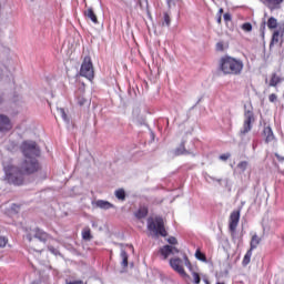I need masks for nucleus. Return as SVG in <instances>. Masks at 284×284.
<instances>
[{"mask_svg":"<svg viewBox=\"0 0 284 284\" xmlns=\"http://www.w3.org/2000/svg\"><path fill=\"white\" fill-rule=\"evenodd\" d=\"M21 148L23 155L26 156V160L21 165L22 174H33V172L39 170V162H37V159L34 158L40 154L39 146H37V142L26 141L22 143Z\"/></svg>","mask_w":284,"mask_h":284,"instance_id":"1","label":"nucleus"},{"mask_svg":"<svg viewBox=\"0 0 284 284\" xmlns=\"http://www.w3.org/2000/svg\"><path fill=\"white\" fill-rule=\"evenodd\" d=\"M243 61L241 59L232 58L230 55H224L220 59V70L223 74H232L237 77L243 72Z\"/></svg>","mask_w":284,"mask_h":284,"instance_id":"2","label":"nucleus"},{"mask_svg":"<svg viewBox=\"0 0 284 284\" xmlns=\"http://www.w3.org/2000/svg\"><path fill=\"white\" fill-rule=\"evenodd\" d=\"M148 230L152 239H159L160 236H168V231H165V224L163 217H149L148 219Z\"/></svg>","mask_w":284,"mask_h":284,"instance_id":"3","label":"nucleus"},{"mask_svg":"<svg viewBox=\"0 0 284 284\" xmlns=\"http://www.w3.org/2000/svg\"><path fill=\"white\" fill-rule=\"evenodd\" d=\"M4 179L11 185H23V171L12 164L3 166Z\"/></svg>","mask_w":284,"mask_h":284,"instance_id":"4","label":"nucleus"},{"mask_svg":"<svg viewBox=\"0 0 284 284\" xmlns=\"http://www.w3.org/2000/svg\"><path fill=\"white\" fill-rule=\"evenodd\" d=\"M256 121L254 118V111H252V108L245 106L244 110V122L243 126L240 130V136H245V134L252 132V124Z\"/></svg>","mask_w":284,"mask_h":284,"instance_id":"5","label":"nucleus"},{"mask_svg":"<svg viewBox=\"0 0 284 284\" xmlns=\"http://www.w3.org/2000/svg\"><path fill=\"white\" fill-rule=\"evenodd\" d=\"M80 77H84L89 81L94 79V65L92 64V59L90 57H85L80 69Z\"/></svg>","mask_w":284,"mask_h":284,"instance_id":"6","label":"nucleus"},{"mask_svg":"<svg viewBox=\"0 0 284 284\" xmlns=\"http://www.w3.org/2000/svg\"><path fill=\"white\" fill-rule=\"evenodd\" d=\"M49 239L50 235H48V233L43 232L41 229H36L27 235V240L29 243H31V245H34L37 240L40 241V243H45Z\"/></svg>","mask_w":284,"mask_h":284,"instance_id":"7","label":"nucleus"},{"mask_svg":"<svg viewBox=\"0 0 284 284\" xmlns=\"http://www.w3.org/2000/svg\"><path fill=\"white\" fill-rule=\"evenodd\" d=\"M239 221H241V211H233L229 220V230L236 232V227H239Z\"/></svg>","mask_w":284,"mask_h":284,"instance_id":"8","label":"nucleus"},{"mask_svg":"<svg viewBox=\"0 0 284 284\" xmlns=\"http://www.w3.org/2000/svg\"><path fill=\"white\" fill-rule=\"evenodd\" d=\"M12 130V122L8 115L0 114V132H10Z\"/></svg>","mask_w":284,"mask_h":284,"instance_id":"9","label":"nucleus"},{"mask_svg":"<svg viewBox=\"0 0 284 284\" xmlns=\"http://www.w3.org/2000/svg\"><path fill=\"white\" fill-rule=\"evenodd\" d=\"M182 263H183V261H181V258L170 260V265H171L172 270L178 272V274H181V276H185V270L183 268Z\"/></svg>","mask_w":284,"mask_h":284,"instance_id":"10","label":"nucleus"},{"mask_svg":"<svg viewBox=\"0 0 284 284\" xmlns=\"http://www.w3.org/2000/svg\"><path fill=\"white\" fill-rule=\"evenodd\" d=\"M160 252L164 258H168V256H170L171 254H179V248L171 245H165L160 250Z\"/></svg>","mask_w":284,"mask_h":284,"instance_id":"11","label":"nucleus"},{"mask_svg":"<svg viewBox=\"0 0 284 284\" xmlns=\"http://www.w3.org/2000/svg\"><path fill=\"white\" fill-rule=\"evenodd\" d=\"M284 82V78L276 74V73H273L271 75V79L268 81V88H276V85H280V83H283Z\"/></svg>","mask_w":284,"mask_h":284,"instance_id":"12","label":"nucleus"},{"mask_svg":"<svg viewBox=\"0 0 284 284\" xmlns=\"http://www.w3.org/2000/svg\"><path fill=\"white\" fill-rule=\"evenodd\" d=\"M84 17L87 19H90L94 26H98L99 19L97 18V13H94V10L92 8H89L88 10L84 11Z\"/></svg>","mask_w":284,"mask_h":284,"instance_id":"13","label":"nucleus"},{"mask_svg":"<svg viewBox=\"0 0 284 284\" xmlns=\"http://www.w3.org/2000/svg\"><path fill=\"white\" fill-rule=\"evenodd\" d=\"M282 1L283 0H264V3L270 10H276L278 9V6H281Z\"/></svg>","mask_w":284,"mask_h":284,"instance_id":"14","label":"nucleus"},{"mask_svg":"<svg viewBox=\"0 0 284 284\" xmlns=\"http://www.w3.org/2000/svg\"><path fill=\"white\" fill-rule=\"evenodd\" d=\"M264 135L266 138V143H272V141H274V132L272 131V128H264Z\"/></svg>","mask_w":284,"mask_h":284,"instance_id":"15","label":"nucleus"},{"mask_svg":"<svg viewBox=\"0 0 284 284\" xmlns=\"http://www.w3.org/2000/svg\"><path fill=\"white\" fill-rule=\"evenodd\" d=\"M95 206L100 207V210H110L112 207V204L108 201L98 200L95 202Z\"/></svg>","mask_w":284,"mask_h":284,"instance_id":"16","label":"nucleus"},{"mask_svg":"<svg viewBox=\"0 0 284 284\" xmlns=\"http://www.w3.org/2000/svg\"><path fill=\"white\" fill-rule=\"evenodd\" d=\"M175 156H181V154H192L190 151L185 150V144L182 143L178 149L174 150Z\"/></svg>","mask_w":284,"mask_h":284,"instance_id":"17","label":"nucleus"},{"mask_svg":"<svg viewBox=\"0 0 284 284\" xmlns=\"http://www.w3.org/2000/svg\"><path fill=\"white\" fill-rule=\"evenodd\" d=\"M261 244V237L258 235L254 234L251 239V250H256L258 245Z\"/></svg>","mask_w":284,"mask_h":284,"instance_id":"18","label":"nucleus"},{"mask_svg":"<svg viewBox=\"0 0 284 284\" xmlns=\"http://www.w3.org/2000/svg\"><path fill=\"white\" fill-rule=\"evenodd\" d=\"M136 219H145L148 216V207L142 206L135 212Z\"/></svg>","mask_w":284,"mask_h":284,"instance_id":"19","label":"nucleus"},{"mask_svg":"<svg viewBox=\"0 0 284 284\" xmlns=\"http://www.w3.org/2000/svg\"><path fill=\"white\" fill-rule=\"evenodd\" d=\"M252 252H253V250H251V248L246 252V254L244 255V258L242 261V265H244V266L250 265V261H252Z\"/></svg>","mask_w":284,"mask_h":284,"instance_id":"20","label":"nucleus"},{"mask_svg":"<svg viewBox=\"0 0 284 284\" xmlns=\"http://www.w3.org/2000/svg\"><path fill=\"white\" fill-rule=\"evenodd\" d=\"M120 256L122 258L121 265L122 267H128V252H125V250L121 248V253Z\"/></svg>","mask_w":284,"mask_h":284,"instance_id":"21","label":"nucleus"},{"mask_svg":"<svg viewBox=\"0 0 284 284\" xmlns=\"http://www.w3.org/2000/svg\"><path fill=\"white\" fill-rule=\"evenodd\" d=\"M58 114L61 116V119L65 122V123H70V120L68 119V114H65V109L63 108H58L57 109Z\"/></svg>","mask_w":284,"mask_h":284,"instance_id":"22","label":"nucleus"},{"mask_svg":"<svg viewBox=\"0 0 284 284\" xmlns=\"http://www.w3.org/2000/svg\"><path fill=\"white\" fill-rule=\"evenodd\" d=\"M278 27V21L275 18H270L267 21V28H270V30H274Z\"/></svg>","mask_w":284,"mask_h":284,"instance_id":"23","label":"nucleus"},{"mask_svg":"<svg viewBox=\"0 0 284 284\" xmlns=\"http://www.w3.org/2000/svg\"><path fill=\"white\" fill-rule=\"evenodd\" d=\"M82 239L84 241H91L92 240V234L90 232V227L83 229V231H82Z\"/></svg>","mask_w":284,"mask_h":284,"instance_id":"24","label":"nucleus"},{"mask_svg":"<svg viewBox=\"0 0 284 284\" xmlns=\"http://www.w3.org/2000/svg\"><path fill=\"white\" fill-rule=\"evenodd\" d=\"M115 196L119 199V201H125V191L123 189L116 190Z\"/></svg>","mask_w":284,"mask_h":284,"instance_id":"25","label":"nucleus"},{"mask_svg":"<svg viewBox=\"0 0 284 284\" xmlns=\"http://www.w3.org/2000/svg\"><path fill=\"white\" fill-rule=\"evenodd\" d=\"M195 258H197V261H202V263H205L207 261L205 254L201 253V250H196Z\"/></svg>","mask_w":284,"mask_h":284,"instance_id":"26","label":"nucleus"},{"mask_svg":"<svg viewBox=\"0 0 284 284\" xmlns=\"http://www.w3.org/2000/svg\"><path fill=\"white\" fill-rule=\"evenodd\" d=\"M170 23H171L170 14L164 13L162 26L170 28Z\"/></svg>","mask_w":284,"mask_h":284,"instance_id":"27","label":"nucleus"},{"mask_svg":"<svg viewBox=\"0 0 284 284\" xmlns=\"http://www.w3.org/2000/svg\"><path fill=\"white\" fill-rule=\"evenodd\" d=\"M88 103L90 102L83 95L78 97V105L83 106V105H88Z\"/></svg>","mask_w":284,"mask_h":284,"instance_id":"28","label":"nucleus"},{"mask_svg":"<svg viewBox=\"0 0 284 284\" xmlns=\"http://www.w3.org/2000/svg\"><path fill=\"white\" fill-rule=\"evenodd\" d=\"M247 165H248L247 161H242V162H240V163L237 164V169H239L240 171H242V172H245V170H247Z\"/></svg>","mask_w":284,"mask_h":284,"instance_id":"29","label":"nucleus"},{"mask_svg":"<svg viewBox=\"0 0 284 284\" xmlns=\"http://www.w3.org/2000/svg\"><path fill=\"white\" fill-rule=\"evenodd\" d=\"M242 30H244V32H252V23L246 22L242 24Z\"/></svg>","mask_w":284,"mask_h":284,"instance_id":"30","label":"nucleus"},{"mask_svg":"<svg viewBox=\"0 0 284 284\" xmlns=\"http://www.w3.org/2000/svg\"><path fill=\"white\" fill-rule=\"evenodd\" d=\"M141 10H148V0H139Z\"/></svg>","mask_w":284,"mask_h":284,"instance_id":"31","label":"nucleus"},{"mask_svg":"<svg viewBox=\"0 0 284 284\" xmlns=\"http://www.w3.org/2000/svg\"><path fill=\"white\" fill-rule=\"evenodd\" d=\"M192 276H193V282H194L195 284L201 283V276L199 275V273L193 272V273H192Z\"/></svg>","mask_w":284,"mask_h":284,"instance_id":"32","label":"nucleus"},{"mask_svg":"<svg viewBox=\"0 0 284 284\" xmlns=\"http://www.w3.org/2000/svg\"><path fill=\"white\" fill-rule=\"evenodd\" d=\"M277 100H278V97L275 93H272L268 95L270 103H276Z\"/></svg>","mask_w":284,"mask_h":284,"instance_id":"33","label":"nucleus"},{"mask_svg":"<svg viewBox=\"0 0 284 284\" xmlns=\"http://www.w3.org/2000/svg\"><path fill=\"white\" fill-rule=\"evenodd\" d=\"M8 245V239L0 236V247H6Z\"/></svg>","mask_w":284,"mask_h":284,"instance_id":"34","label":"nucleus"},{"mask_svg":"<svg viewBox=\"0 0 284 284\" xmlns=\"http://www.w3.org/2000/svg\"><path fill=\"white\" fill-rule=\"evenodd\" d=\"M215 48H216V51H217V52H223V50H224V44H223V42H217L216 45H215Z\"/></svg>","mask_w":284,"mask_h":284,"instance_id":"35","label":"nucleus"},{"mask_svg":"<svg viewBox=\"0 0 284 284\" xmlns=\"http://www.w3.org/2000/svg\"><path fill=\"white\" fill-rule=\"evenodd\" d=\"M168 243H170V245H176V243H178L176 237H173V236L169 237Z\"/></svg>","mask_w":284,"mask_h":284,"instance_id":"36","label":"nucleus"},{"mask_svg":"<svg viewBox=\"0 0 284 284\" xmlns=\"http://www.w3.org/2000/svg\"><path fill=\"white\" fill-rule=\"evenodd\" d=\"M227 159H230V154L229 153L220 155V160L221 161H227Z\"/></svg>","mask_w":284,"mask_h":284,"instance_id":"37","label":"nucleus"},{"mask_svg":"<svg viewBox=\"0 0 284 284\" xmlns=\"http://www.w3.org/2000/svg\"><path fill=\"white\" fill-rule=\"evenodd\" d=\"M205 179H206V181H217V183H221V179L216 180V179L212 178V175H206Z\"/></svg>","mask_w":284,"mask_h":284,"instance_id":"38","label":"nucleus"},{"mask_svg":"<svg viewBox=\"0 0 284 284\" xmlns=\"http://www.w3.org/2000/svg\"><path fill=\"white\" fill-rule=\"evenodd\" d=\"M185 265L189 267V270H192V264L190 263V260H187V256H184Z\"/></svg>","mask_w":284,"mask_h":284,"instance_id":"39","label":"nucleus"},{"mask_svg":"<svg viewBox=\"0 0 284 284\" xmlns=\"http://www.w3.org/2000/svg\"><path fill=\"white\" fill-rule=\"evenodd\" d=\"M4 77H6V69H0V81H3Z\"/></svg>","mask_w":284,"mask_h":284,"instance_id":"40","label":"nucleus"},{"mask_svg":"<svg viewBox=\"0 0 284 284\" xmlns=\"http://www.w3.org/2000/svg\"><path fill=\"white\" fill-rule=\"evenodd\" d=\"M49 251L51 252V254H54L57 256V254H59V251L52 246H49Z\"/></svg>","mask_w":284,"mask_h":284,"instance_id":"41","label":"nucleus"},{"mask_svg":"<svg viewBox=\"0 0 284 284\" xmlns=\"http://www.w3.org/2000/svg\"><path fill=\"white\" fill-rule=\"evenodd\" d=\"M224 21H232V16L230 13H224Z\"/></svg>","mask_w":284,"mask_h":284,"instance_id":"42","label":"nucleus"},{"mask_svg":"<svg viewBox=\"0 0 284 284\" xmlns=\"http://www.w3.org/2000/svg\"><path fill=\"white\" fill-rule=\"evenodd\" d=\"M273 41H278V31L273 33Z\"/></svg>","mask_w":284,"mask_h":284,"instance_id":"43","label":"nucleus"},{"mask_svg":"<svg viewBox=\"0 0 284 284\" xmlns=\"http://www.w3.org/2000/svg\"><path fill=\"white\" fill-rule=\"evenodd\" d=\"M277 161L283 162L284 161V156L280 155L278 153L275 154Z\"/></svg>","mask_w":284,"mask_h":284,"instance_id":"44","label":"nucleus"},{"mask_svg":"<svg viewBox=\"0 0 284 284\" xmlns=\"http://www.w3.org/2000/svg\"><path fill=\"white\" fill-rule=\"evenodd\" d=\"M173 4H174V1H173V0H168V6H169V8H172Z\"/></svg>","mask_w":284,"mask_h":284,"instance_id":"45","label":"nucleus"},{"mask_svg":"<svg viewBox=\"0 0 284 284\" xmlns=\"http://www.w3.org/2000/svg\"><path fill=\"white\" fill-rule=\"evenodd\" d=\"M0 103H3V93L0 92Z\"/></svg>","mask_w":284,"mask_h":284,"instance_id":"46","label":"nucleus"},{"mask_svg":"<svg viewBox=\"0 0 284 284\" xmlns=\"http://www.w3.org/2000/svg\"><path fill=\"white\" fill-rule=\"evenodd\" d=\"M128 247H129V250H131V252H134V246L129 245Z\"/></svg>","mask_w":284,"mask_h":284,"instance_id":"47","label":"nucleus"},{"mask_svg":"<svg viewBox=\"0 0 284 284\" xmlns=\"http://www.w3.org/2000/svg\"><path fill=\"white\" fill-rule=\"evenodd\" d=\"M217 23H221V16H219L217 18Z\"/></svg>","mask_w":284,"mask_h":284,"instance_id":"48","label":"nucleus"},{"mask_svg":"<svg viewBox=\"0 0 284 284\" xmlns=\"http://www.w3.org/2000/svg\"><path fill=\"white\" fill-rule=\"evenodd\" d=\"M204 283H205V284H210V282H209L207 280H204Z\"/></svg>","mask_w":284,"mask_h":284,"instance_id":"49","label":"nucleus"},{"mask_svg":"<svg viewBox=\"0 0 284 284\" xmlns=\"http://www.w3.org/2000/svg\"><path fill=\"white\" fill-rule=\"evenodd\" d=\"M222 12H223V9H220V14H222Z\"/></svg>","mask_w":284,"mask_h":284,"instance_id":"50","label":"nucleus"},{"mask_svg":"<svg viewBox=\"0 0 284 284\" xmlns=\"http://www.w3.org/2000/svg\"><path fill=\"white\" fill-rule=\"evenodd\" d=\"M32 284H39V283H37V282H33Z\"/></svg>","mask_w":284,"mask_h":284,"instance_id":"51","label":"nucleus"}]
</instances>
